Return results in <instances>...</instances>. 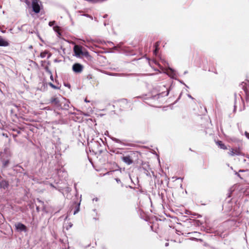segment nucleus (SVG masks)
<instances>
[{
	"label": "nucleus",
	"mask_w": 249,
	"mask_h": 249,
	"mask_svg": "<svg viewBox=\"0 0 249 249\" xmlns=\"http://www.w3.org/2000/svg\"><path fill=\"white\" fill-rule=\"evenodd\" d=\"M49 104H50V106L53 107L54 110L56 109L59 110L61 108V105L57 98L53 97L51 98Z\"/></svg>",
	"instance_id": "obj_1"
},
{
	"label": "nucleus",
	"mask_w": 249,
	"mask_h": 249,
	"mask_svg": "<svg viewBox=\"0 0 249 249\" xmlns=\"http://www.w3.org/2000/svg\"><path fill=\"white\" fill-rule=\"evenodd\" d=\"M39 0H32V8L33 11L36 13H38L40 10Z\"/></svg>",
	"instance_id": "obj_2"
},
{
	"label": "nucleus",
	"mask_w": 249,
	"mask_h": 249,
	"mask_svg": "<svg viewBox=\"0 0 249 249\" xmlns=\"http://www.w3.org/2000/svg\"><path fill=\"white\" fill-rule=\"evenodd\" d=\"M83 67L79 63H75L72 66V70L76 73H80L82 71Z\"/></svg>",
	"instance_id": "obj_3"
},
{
	"label": "nucleus",
	"mask_w": 249,
	"mask_h": 249,
	"mask_svg": "<svg viewBox=\"0 0 249 249\" xmlns=\"http://www.w3.org/2000/svg\"><path fill=\"white\" fill-rule=\"evenodd\" d=\"M15 227H16V229L18 231L26 232L27 231V228H26V226L21 223H18L16 224Z\"/></svg>",
	"instance_id": "obj_4"
},
{
	"label": "nucleus",
	"mask_w": 249,
	"mask_h": 249,
	"mask_svg": "<svg viewBox=\"0 0 249 249\" xmlns=\"http://www.w3.org/2000/svg\"><path fill=\"white\" fill-rule=\"evenodd\" d=\"M49 25L51 27L53 26V30L56 32L59 36L61 35L59 32V27L57 26L55 21H50L49 23Z\"/></svg>",
	"instance_id": "obj_5"
},
{
	"label": "nucleus",
	"mask_w": 249,
	"mask_h": 249,
	"mask_svg": "<svg viewBox=\"0 0 249 249\" xmlns=\"http://www.w3.org/2000/svg\"><path fill=\"white\" fill-rule=\"evenodd\" d=\"M75 55L77 56H80L83 53L82 47L80 46L75 45L73 48Z\"/></svg>",
	"instance_id": "obj_6"
},
{
	"label": "nucleus",
	"mask_w": 249,
	"mask_h": 249,
	"mask_svg": "<svg viewBox=\"0 0 249 249\" xmlns=\"http://www.w3.org/2000/svg\"><path fill=\"white\" fill-rule=\"evenodd\" d=\"M123 161L128 165H130L133 163V160H132L130 156H126L122 158Z\"/></svg>",
	"instance_id": "obj_7"
},
{
	"label": "nucleus",
	"mask_w": 249,
	"mask_h": 249,
	"mask_svg": "<svg viewBox=\"0 0 249 249\" xmlns=\"http://www.w3.org/2000/svg\"><path fill=\"white\" fill-rule=\"evenodd\" d=\"M228 153L231 156H233L234 155H240L241 154V153L239 150L237 149H231Z\"/></svg>",
	"instance_id": "obj_8"
},
{
	"label": "nucleus",
	"mask_w": 249,
	"mask_h": 249,
	"mask_svg": "<svg viewBox=\"0 0 249 249\" xmlns=\"http://www.w3.org/2000/svg\"><path fill=\"white\" fill-rule=\"evenodd\" d=\"M9 186V183L5 180H2L0 181V187L3 189H6Z\"/></svg>",
	"instance_id": "obj_9"
},
{
	"label": "nucleus",
	"mask_w": 249,
	"mask_h": 249,
	"mask_svg": "<svg viewBox=\"0 0 249 249\" xmlns=\"http://www.w3.org/2000/svg\"><path fill=\"white\" fill-rule=\"evenodd\" d=\"M9 43L8 41L3 39L1 36H0V46H8Z\"/></svg>",
	"instance_id": "obj_10"
},
{
	"label": "nucleus",
	"mask_w": 249,
	"mask_h": 249,
	"mask_svg": "<svg viewBox=\"0 0 249 249\" xmlns=\"http://www.w3.org/2000/svg\"><path fill=\"white\" fill-rule=\"evenodd\" d=\"M216 144L221 148L223 149H226L227 147L225 146V145L222 143L221 141H217L216 142Z\"/></svg>",
	"instance_id": "obj_11"
},
{
	"label": "nucleus",
	"mask_w": 249,
	"mask_h": 249,
	"mask_svg": "<svg viewBox=\"0 0 249 249\" xmlns=\"http://www.w3.org/2000/svg\"><path fill=\"white\" fill-rule=\"evenodd\" d=\"M49 85L53 89H59L60 87L59 86V84L56 83V85H53L51 82H50L49 83Z\"/></svg>",
	"instance_id": "obj_12"
},
{
	"label": "nucleus",
	"mask_w": 249,
	"mask_h": 249,
	"mask_svg": "<svg viewBox=\"0 0 249 249\" xmlns=\"http://www.w3.org/2000/svg\"><path fill=\"white\" fill-rule=\"evenodd\" d=\"M47 54V51H44V52H42L40 54V56L41 58H44Z\"/></svg>",
	"instance_id": "obj_13"
},
{
	"label": "nucleus",
	"mask_w": 249,
	"mask_h": 249,
	"mask_svg": "<svg viewBox=\"0 0 249 249\" xmlns=\"http://www.w3.org/2000/svg\"><path fill=\"white\" fill-rule=\"evenodd\" d=\"M40 62L41 63V66L43 67L46 70H47V64L46 63V62L45 61H43L41 60L40 61Z\"/></svg>",
	"instance_id": "obj_14"
},
{
	"label": "nucleus",
	"mask_w": 249,
	"mask_h": 249,
	"mask_svg": "<svg viewBox=\"0 0 249 249\" xmlns=\"http://www.w3.org/2000/svg\"><path fill=\"white\" fill-rule=\"evenodd\" d=\"M112 140L114 142H118V143H121V141H120V140H119V139H117V138H112Z\"/></svg>",
	"instance_id": "obj_15"
},
{
	"label": "nucleus",
	"mask_w": 249,
	"mask_h": 249,
	"mask_svg": "<svg viewBox=\"0 0 249 249\" xmlns=\"http://www.w3.org/2000/svg\"><path fill=\"white\" fill-rule=\"evenodd\" d=\"M9 160H5L3 161V166L4 167H6L8 165V164H9Z\"/></svg>",
	"instance_id": "obj_16"
},
{
	"label": "nucleus",
	"mask_w": 249,
	"mask_h": 249,
	"mask_svg": "<svg viewBox=\"0 0 249 249\" xmlns=\"http://www.w3.org/2000/svg\"><path fill=\"white\" fill-rule=\"evenodd\" d=\"M81 55L87 56L89 55V53L87 51H83V53L81 54Z\"/></svg>",
	"instance_id": "obj_17"
},
{
	"label": "nucleus",
	"mask_w": 249,
	"mask_h": 249,
	"mask_svg": "<svg viewBox=\"0 0 249 249\" xmlns=\"http://www.w3.org/2000/svg\"><path fill=\"white\" fill-rule=\"evenodd\" d=\"M160 42H157L155 44V48H159V46H160Z\"/></svg>",
	"instance_id": "obj_18"
},
{
	"label": "nucleus",
	"mask_w": 249,
	"mask_h": 249,
	"mask_svg": "<svg viewBox=\"0 0 249 249\" xmlns=\"http://www.w3.org/2000/svg\"><path fill=\"white\" fill-rule=\"evenodd\" d=\"M22 2L26 3L28 5H29L30 2L28 0H20Z\"/></svg>",
	"instance_id": "obj_19"
},
{
	"label": "nucleus",
	"mask_w": 249,
	"mask_h": 249,
	"mask_svg": "<svg viewBox=\"0 0 249 249\" xmlns=\"http://www.w3.org/2000/svg\"><path fill=\"white\" fill-rule=\"evenodd\" d=\"M158 50H159V48H155V50L154 51V53L155 55H157Z\"/></svg>",
	"instance_id": "obj_20"
},
{
	"label": "nucleus",
	"mask_w": 249,
	"mask_h": 249,
	"mask_svg": "<svg viewBox=\"0 0 249 249\" xmlns=\"http://www.w3.org/2000/svg\"><path fill=\"white\" fill-rule=\"evenodd\" d=\"M245 134L247 138L249 139V133L247 132H245Z\"/></svg>",
	"instance_id": "obj_21"
},
{
	"label": "nucleus",
	"mask_w": 249,
	"mask_h": 249,
	"mask_svg": "<svg viewBox=\"0 0 249 249\" xmlns=\"http://www.w3.org/2000/svg\"><path fill=\"white\" fill-rule=\"evenodd\" d=\"M48 72H49V73L51 74V75H50V79H51L52 81H53V75H52V74L51 72H50V71H48Z\"/></svg>",
	"instance_id": "obj_22"
},
{
	"label": "nucleus",
	"mask_w": 249,
	"mask_h": 249,
	"mask_svg": "<svg viewBox=\"0 0 249 249\" xmlns=\"http://www.w3.org/2000/svg\"><path fill=\"white\" fill-rule=\"evenodd\" d=\"M116 181H117V183H121V181L120 179L119 178H116L115 179Z\"/></svg>",
	"instance_id": "obj_23"
},
{
	"label": "nucleus",
	"mask_w": 249,
	"mask_h": 249,
	"mask_svg": "<svg viewBox=\"0 0 249 249\" xmlns=\"http://www.w3.org/2000/svg\"><path fill=\"white\" fill-rule=\"evenodd\" d=\"M65 86H66V87H68L69 88H70V87H71V86H70V85L69 84H65Z\"/></svg>",
	"instance_id": "obj_24"
},
{
	"label": "nucleus",
	"mask_w": 249,
	"mask_h": 249,
	"mask_svg": "<svg viewBox=\"0 0 249 249\" xmlns=\"http://www.w3.org/2000/svg\"><path fill=\"white\" fill-rule=\"evenodd\" d=\"M168 245H169V243H166L165 244V246H166V247H167Z\"/></svg>",
	"instance_id": "obj_25"
},
{
	"label": "nucleus",
	"mask_w": 249,
	"mask_h": 249,
	"mask_svg": "<svg viewBox=\"0 0 249 249\" xmlns=\"http://www.w3.org/2000/svg\"><path fill=\"white\" fill-rule=\"evenodd\" d=\"M107 17V15H105L104 16V18H106Z\"/></svg>",
	"instance_id": "obj_26"
},
{
	"label": "nucleus",
	"mask_w": 249,
	"mask_h": 249,
	"mask_svg": "<svg viewBox=\"0 0 249 249\" xmlns=\"http://www.w3.org/2000/svg\"><path fill=\"white\" fill-rule=\"evenodd\" d=\"M85 101L86 102H89V101H88V100H87V99H85Z\"/></svg>",
	"instance_id": "obj_27"
},
{
	"label": "nucleus",
	"mask_w": 249,
	"mask_h": 249,
	"mask_svg": "<svg viewBox=\"0 0 249 249\" xmlns=\"http://www.w3.org/2000/svg\"><path fill=\"white\" fill-rule=\"evenodd\" d=\"M50 186H51V187H53L52 184H50Z\"/></svg>",
	"instance_id": "obj_28"
},
{
	"label": "nucleus",
	"mask_w": 249,
	"mask_h": 249,
	"mask_svg": "<svg viewBox=\"0 0 249 249\" xmlns=\"http://www.w3.org/2000/svg\"><path fill=\"white\" fill-rule=\"evenodd\" d=\"M49 109H50V107H48L47 110H49Z\"/></svg>",
	"instance_id": "obj_29"
},
{
	"label": "nucleus",
	"mask_w": 249,
	"mask_h": 249,
	"mask_svg": "<svg viewBox=\"0 0 249 249\" xmlns=\"http://www.w3.org/2000/svg\"><path fill=\"white\" fill-rule=\"evenodd\" d=\"M245 91L246 92V94H247V92L246 89H245Z\"/></svg>",
	"instance_id": "obj_30"
},
{
	"label": "nucleus",
	"mask_w": 249,
	"mask_h": 249,
	"mask_svg": "<svg viewBox=\"0 0 249 249\" xmlns=\"http://www.w3.org/2000/svg\"><path fill=\"white\" fill-rule=\"evenodd\" d=\"M95 200L97 201V200H98V199H97V198H96V199H95Z\"/></svg>",
	"instance_id": "obj_31"
}]
</instances>
